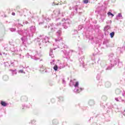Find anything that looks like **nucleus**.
Wrapping results in <instances>:
<instances>
[{"instance_id":"1","label":"nucleus","mask_w":125,"mask_h":125,"mask_svg":"<svg viewBox=\"0 0 125 125\" xmlns=\"http://www.w3.org/2000/svg\"><path fill=\"white\" fill-rule=\"evenodd\" d=\"M70 84V85H74L75 86V87L74 89L75 92L79 93L80 91H82V90H83V88H80L79 89H78L79 83V82H77V80H76V79L71 80Z\"/></svg>"},{"instance_id":"2","label":"nucleus","mask_w":125,"mask_h":125,"mask_svg":"<svg viewBox=\"0 0 125 125\" xmlns=\"http://www.w3.org/2000/svg\"><path fill=\"white\" fill-rule=\"evenodd\" d=\"M54 13L56 16H58V15H60V10H56L54 11Z\"/></svg>"},{"instance_id":"3","label":"nucleus","mask_w":125,"mask_h":125,"mask_svg":"<svg viewBox=\"0 0 125 125\" xmlns=\"http://www.w3.org/2000/svg\"><path fill=\"white\" fill-rule=\"evenodd\" d=\"M1 105L2 106H3L4 107H5L7 105V104H6L5 102H1Z\"/></svg>"},{"instance_id":"4","label":"nucleus","mask_w":125,"mask_h":125,"mask_svg":"<svg viewBox=\"0 0 125 125\" xmlns=\"http://www.w3.org/2000/svg\"><path fill=\"white\" fill-rule=\"evenodd\" d=\"M110 36L111 38H114V36H115V32H112L110 33Z\"/></svg>"},{"instance_id":"5","label":"nucleus","mask_w":125,"mask_h":125,"mask_svg":"<svg viewBox=\"0 0 125 125\" xmlns=\"http://www.w3.org/2000/svg\"><path fill=\"white\" fill-rule=\"evenodd\" d=\"M89 105H90L91 106H92V105L94 104V102H93V101H90L89 102Z\"/></svg>"},{"instance_id":"6","label":"nucleus","mask_w":125,"mask_h":125,"mask_svg":"<svg viewBox=\"0 0 125 125\" xmlns=\"http://www.w3.org/2000/svg\"><path fill=\"white\" fill-rule=\"evenodd\" d=\"M53 69L55 71H57V70H58V66H57V65H54Z\"/></svg>"},{"instance_id":"7","label":"nucleus","mask_w":125,"mask_h":125,"mask_svg":"<svg viewBox=\"0 0 125 125\" xmlns=\"http://www.w3.org/2000/svg\"><path fill=\"white\" fill-rule=\"evenodd\" d=\"M108 16H110V15H111L112 17H113L114 16V14H112V13L109 12L108 13Z\"/></svg>"},{"instance_id":"8","label":"nucleus","mask_w":125,"mask_h":125,"mask_svg":"<svg viewBox=\"0 0 125 125\" xmlns=\"http://www.w3.org/2000/svg\"><path fill=\"white\" fill-rule=\"evenodd\" d=\"M19 73H21V74H25V72H24V70L22 69L19 70Z\"/></svg>"},{"instance_id":"9","label":"nucleus","mask_w":125,"mask_h":125,"mask_svg":"<svg viewBox=\"0 0 125 125\" xmlns=\"http://www.w3.org/2000/svg\"><path fill=\"white\" fill-rule=\"evenodd\" d=\"M83 1L84 3H88V0H83Z\"/></svg>"},{"instance_id":"10","label":"nucleus","mask_w":125,"mask_h":125,"mask_svg":"<svg viewBox=\"0 0 125 125\" xmlns=\"http://www.w3.org/2000/svg\"><path fill=\"white\" fill-rule=\"evenodd\" d=\"M12 15H13L14 16H15V13H14V12L12 13Z\"/></svg>"},{"instance_id":"11","label":"nucleus","mask_w":125,"mask_h":125,"mask_svg":"<svg viewBox=\"0 0 125 125\" xmlns=\"http://www.w3.org/2000/svg\"><path fill=\"white\" fill-rule=\"evenodd\" d=\"M115 100H116V101H119V99L116 98H115Z\"/></svg>"},{"instance_id":"12","label":"nucleus","mask_w":125,"mask_h":125,"mask_svg":"<svg viewBox=\"0 0 125 125\" xmlns=\"http://www.w3.org/2000/svg\"><path fill=\"white\" fill-rule=\"evenodd\" d=\"M62 82L63 83H65V81H64V79L62 80Z\"/></svg>"},{"instance_id":"13","label":"nucleus","mask_w":125,"mask_h":125,"mask_svg":"<svg viewBox=\"0 0 125 125\" xmlns=\"http://www.w3.org/2000/svg\"><path fill=\"white\" fill-rule=\"evenodd\" d=\"M92 125H97L95 123H94V124H92Z\"/></svg>"},{"instance_id":"14","label":"nucleus","mask_w":125,"mask_h":125,"mask_svg":"<svg viewBox=\"0 0 125 125\" xmlns=\"http://www.w3.org/2000/svg\"><path fill=\"white\" fill-rule=\"evenodd\" d=\"M124 26H125V23H124Z\"/></svg>"},{"instance_id":"15","label":"nucleus","mask_w":125,"mask_h":125,"mask_svg":"<svg viewBox=\"0 0 125 125\" xmlns=\"http://www.w3.org/2000/svg\"><path fill=\"white\" fill-rule=\"evenodd\" d=\"M108 84H110V83H107Z\"/></svg>"},{"instance_id":"16","label":"nucleus","mask_w":125,"mask_h":125,"mask_svg":"<svg viewBox=\"0 0 125 125\" xmlns=\"http://www.w3.org/2000/svg\"><path fill=\"white\" fill-rule=\"evenodd\" d=\"M107 86V87H109V86Z\"/></svg>"}]
</instances>
